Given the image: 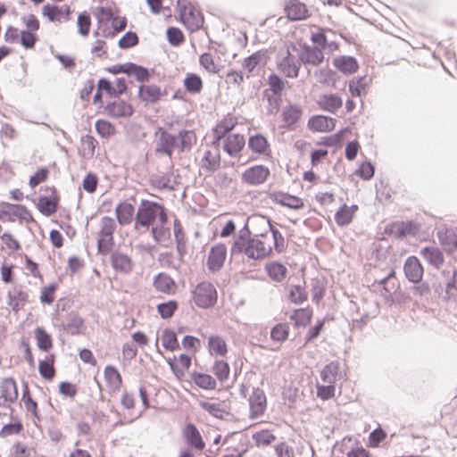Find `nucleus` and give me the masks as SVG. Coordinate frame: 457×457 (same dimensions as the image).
Instances as JSON below:
<instances>
[{
    "label": "nucleus",
    "mask_w": 457,
    "mask_h": 457,
    "mask_svg": "<svg viewBox=\"0 0 457 457\" xmlns=\"http://www.w3.org/2000/svg\"><path fill=\"white\" fill-rule=\"evenodd\" d=\"M249 147L257 154H264L268 148L266 138L261 135H255L249 138Z\"/></svg>",
    "instance_id": "a18cd8bd"
},
{
    "label": "nucleus",
    "mask_w": 457,
    "mask_h": 457,
    "mask_svg": "<svg viewBox=\"0 0 457 457\" xmlns=\"http://www.w3.org/2000/svg\"><path fill=\"white\" fill-rule=\"evenodd\" d=\"M18 389L12 378H5L0 383V406L8 407L16 402Z\"/></svg>",
    "instance_id": "1a4fd4ad"
},
{
    "label": "nucleus",
    "mask_w": 457,
    "mask_h": 457,
    "mask_svg": "<svg viewBox=\"0 0 457 457\" xmlns=\"http://www.w3.org/2000/svg\"><path fill=\"white\" fill-rule=\"evenodd\" d=\"M105 112L113 118H122L130 116L133 113V109L129 104L122 100H117L107 104Z\"/></svg>",
    "instance_id": "6ab92c4d"
},
{
    "label": "nucleus",
    "mask_w": 457,
    "mask_h": 457,
    "mask_svg": "<svg viewBox=\"0 0 457 457\" xmlns=\"http://www.w3.org/2000/svg\"><path fill=\"white\" fill-rule=\"evenodd\" d=\"M301 62L288 49L279 51L277 56L278 70L286 77L296 78Z\"/></svg>",
    "instance_id": "39448f33"
},
{
    "label": "nucleus",
    "mask_w": 457,
    "mask_h": 457,
    "mask_svg": "<svg viewBox=\"0 0 457 457\" xmlns=\"http://www.w3.org/2000/svg\"><path fill=\"white\" fill-rule=\"evenodd\" d=\"M317 395L322 400H328L335 395V385L323 383L317 385Z\"/></svg>",
    "instance_id": "052dcab7"
},
{
    "label": "nucleus",
    "mask_w": 457,
    "mask_h": 457,
    "mask_svg": "<svg viewBox=\"0 0 457 457\" xmlns=\"http://www.w3.org/2000/svg\"><path fill=\"white\" fill-rule=\"evenodd\" d=\"M268 83L272 94L281 96V92L284 87V82L278 75H270L268 79Z\"/></svg>",
    "instance_id": "0e129e2a"
},
{
    "label": "nucleus",
    "mask_w": 457,
    "mask_h": 457,
    "mask_svg": "<svg viewBox=\"0 0 457 457\" xmlns=\"http://www.w3.org/2000/svg\"><path fill=\"white\" fill-rule=\"evenodd\" d=\"M111 262L112 268L116 271L122 273H129L132 270L133 262L127 254L120 252H114L111 256Z\"/></svg>",
    "instance_id": "412c9836"
},
{
    "label": "nucleus",
    "mask_w": 457,
    "mask_h": 457,
    "mask_svg": "<svg viewBox=\"0 0 457 457\" xmlns=\"http://www.w3.org/2000/svg\"><path fill=\"white\" fill-rule=\"evenodd\" d=\"M285 11L287 17L292 21H300L309 16L306 5L299 0H288Z\"/></svg>",
    "instance_id": "f3484780"
},
{
    "label": "nucleus",
    "mask_w": 457,
    "mask_h": 457,
    "mask_svg": "<svg viewBox=\"0 0 457 457\" xmlns=\"http://www.w3.org/2000/svg\"><path fill=\"white\" fill-rule=\"evenodd\" d=\"M276 201L278 204L294 210L302 209L304 205L301 198L288 194L278 195Z\"/></svg>",
    "instance_id": "ea45409f"
},
{
    "label": "nucleus",
    "mask_w": 457,
    "mask_h": 457,
    "mask_svg": "<svg viewBox=\"0 0 457 457\" xmlns=\"http://www.w3.org/2000/svg\"><path fill=\"white\" fill-rule=\"evenodd\" d=\"M249 403V417L252 420L262 417L267 408L266 395L259 387L253 388L248 399Z\"/></svg>",
    "instance_id": "0eeeda50"
},
{
    "label": "nucleus",
    "mask_w": 457,
    "mask_h": 457,
    "mask_svg": "<svg viewBox=\"0 0 457 457\" xmlns=\"http://www.w3.org/2000/svg\"><path fill=\"white\" fill-rule=\"evenodd\" d=\"M229 366L225 361H216L213 366V372L220 381L226 380L229 376Z\"/></svg>",
    "instance_id": "864d4df0"
},
{
    "label": "nucleus",
    "mask_w": 457,
    "mask_h": 457,
    "mask_svg": "<svg viewBox=\"0 0 457 457\" xmlns=\"http://www.w3.org/2000/svg\"><path fill=\"white\" fill-rule=\"evenodd\" d=\"M403 270L406 278L412 283H418L422 279L423 268L415 256H410L406 259Z\"/></svg>",
    "instance_id": "2eb2a0df"
},
{
    "label": "nucleus",
    "mask_w": 457,
    "mask_h": 457,
    "mask_svg": "<svg viewBox=\"0 0 457 457\" xmlns=\"http://www.w3.org/2000/svg\"><path fill=\"white\" fill-rule=\"evenodd\" d=\"M138 43V37L134 32H127L120 40L119 46L120 48H129L136 46Z\"/></svg>",
    "instance_id": "774afa93"
},
{
    "label": "nucleus",
    "mask_w": 457,
    "mask_h": 457,
    "mask_svg": "<svg viewBox=\"0 0 457 457\" xmlns=\"http://www.w3.org/2000/svg\"><path fill=\"white\" fill-rule=\"evenodd\" d=\"M336 120L330 117L317 115L312 117L308 121L311 130L318 132L331 131L335 128Z\"/></svg>",
    "instance_id": "a211bd4d"
},
{
    "label": "nucleus",
    "mask_w": 457,
    "mask_h": 457,
    "mask_svg": "<svg viewBox=\"0 0 457 457\" xmlns=\"http://www.w3.org/2000/svg\"><path fill=\"white\" fill-rule=\"evenodd\" d=\"M138 94L143 101L152 104L157 102L162 96L161 88L155 85L141 86Z\"/></svg>",
    "instance_id": "c756f323"
},
{
    "label": "nucleus",
    "mask_w": 457,
    "mask_h": 457,
    "mask_svg": "<svg viewBox=\"0 0 457 457\" xmlns=\"http://www.w3.org/2000/svg\"><path fill=\"white\" fill-rule=\"evenodd\" d=\"M272 252L270 245H266L264 242L257 237H253L240 248L231 253V255L244 253L249 260H262L269 256Z\"/></svg>",
    "instance_id": "7ed1b4c3"
},
{
    "label": "nucleus",
    "mask_w": 457,
    "mask_h": 457,
    "mask_svg": "<svg viewBox=\"0 0 457 457\" xmlns=\"http://www.w3.org/2000/svg\"><path fill=\"white\" fill-rule=\"evenodd\" d=\"M318 104L321 109L335 112L342 106L343 101L337 95L328 94L320 96Z\"/></svg>",
    "instance_id": "393cba45"
},
{
    "label": "nucleus",
    "mask_w": 457,
    "mask_h": 457,
    "mask_svg": "<svg viewBox=\"0 0 457 457\" xmlns=\"http://www.w3.org/2000/svg\"><path fill=\"white\" fill-rule=\"evenodd\" d=\"M339 371V362L331 361L327 364L320 372V378L323 383L335 385Z\"/></svg>",
    "instance_id": "72a5a7b5"
},
{
    "label": "nucleus",
    "mask_w": 457,
    "mask_h": 457,
    "mask_svg": "<svg viewBox=\"0 0 457 457\" xmlns=\"http://www.w3.org/2000/svg\"><path fill=\"white\" fill-rule=\"evenodd\" d=\"M436 235L446 252L453 253L457 249V228L442 227L438 228Z\"/></svg>",
    "instance_id": "ddd939ff"
},
{
    "label": "nucleus",
    "mask_w": 457,
    "mask_h": 457,
    "mask_svg": "<svg viewBox=\"0 0 457 457\" xmlns=\"http://www.w3.org/2000/svg\"><path fill=\"white\" fill-rule=\"evenodd\" d=\"M100 230L98 233L97 248L100 253H107L113 245V233L116 229L115 220L108 216H104L100 221Z\"/></svg>",
    "instance_id": "20e7f679"
},
{
    "label": "nucleus",
    "mask_w": 457,
    "mask_h": 457,
    "mask_svg": "<svg viewBox=\"0 0 457 457\" xmlns=\"http://www.w3.org/2000/svg\"><path fill=\"white\" fill-rule=\"evenodd\" d=\"M208 349L212 355L224 356L228 352L226 341L220 336H211L209 337Z\"/></svg>",
    "instance_id": "2f4dec72"
},
{
    "label": "nucleus",
    "mask_w": 457,
    "mask_h": 457,
    "mask_svg": "<svg viewBox=\"0 0 457 457\" xmlns=\"http://www.w3.org/2000/svg\"><path fill=\"white\" fill-rule=\"evenodd\" d=\"M196 143L194 130L181 129L177 135L161 129L155 145V153L171 158L174 151L181 154L189 152Z\"/></svg>",
    "instance_id": "f257e3e1"
},
{
    "label": "nucleus",
    "mask_w": 457,
    "mask_h": 457,
    "mask_svg": "<svg viewBox=\"0 0 457 457\" xmlns=\"http://www.w3.org/2000/svg\"><path fill=\"white\" fill-rule=\"evenodd\" d=\"M156 219L159 223L166 224L168 217L164 206L156 202L142 200L136 213L135 228L148 229Z\"/></svg>",
    "instance_id": "f03ea898"
},
{
    "label": "nucleus",
    "mask_w": 457,
    "mask_h": 457,
    "mask_svg": "<svg viewBox=\"0 0 457 457\" xmlns=\"http://www.w3.org/2000/svg\"><path fill=\"white\" fill-rule=\"evenodd\" d=\"M421 257L433 267L439 269L444 264V255L441 250L435 246H426L420 250Z\"/></svg>",
    "instance_id": "aec40b11"
},
{
    "label": "nucleus",
    "mask_w": 457,
    "mask_h": 457,
    "mask_svg": "<svg viewBox=\"0 0 457 457\" xmlns=\"http://www.w3.org/2000/svg\"><path fill=\"white\" fill-rule=\"evenodd\" d=\"M162 345L165 349L174 351L179 348V343L175 332L164 329L162 334Z\"/></svg>",
    "instance_id": "09e8293b"
},
{
    "label": "nucleus",
    "mask_w": 457,
    "mask_h": 457,
    "mask_svg": "<svg viewBox=\"0 0 457 457\" xmlns=\"http://www.w3.org/2000/svg\"><path fill=\"white\" fill-rule=\"evenodd\" d=\"M199 62L206 71L212 73L218 71V66L214 62L213 57L209 53H204L200 56Z\"/></svg>",
    "instance_id": "e2e57ef3"
},
{
    "label": "nucleus",
    "mask_w": 457,
    "mask_h": 457,
    "mask_svg": "<svg viewBox=\"0 0 457 457\" xmlns=\"http://www.w3.org/2000/svg\"><path fill=\"white\" fill-rule=\"evenodd\" d=\"M168 363L175 376L179 378L184 377L185 371L190 367L191 357L187 354H180L177 361L170 359Z\"/></svg>",
    "instance_id": "bb28decb"
},
{
    "label": "nucleus",
    "mask_w": 457,
    "mask_h": 457,
    "mask_svg": "<svg viewBox=\"0 0 457 457\" xmlns=\"http://www.w3.org/2000/svg\"><path fill=\"white\" fill-rule=\"evenodd\" d=\"M78 32L82 37H87L91 27L90 15L84 12L78 16L77 20Z\"/></svg>",
    "instance_id": "8fccbe9b"
},
{
    "label": "nucleus",
    "mask_w": 457,
    "mask_h": 457,
    "mask_svg": "<svg viewBox=\"0 0 457 457\" xmlns=\"http://www.w3.org/2000/svg\"><path fill=\"white\" fill-rule=\"evenodd\" d=\"M134 206L129 203H120L115 209L116 217L120 225H127L132 221Z\"/></svg>",
    "instance_id": "c85d7f7f"
},
{
    "label": "nucleus",
    "mask_w": 457,
    "mask_h": 457,
    "mask_svg": "<svg viewBox=\"0 0 457 457\" xmlns=\"http://www.w3.org/2000/svg\"><path fill=\"white\" fill-rule=\"evenodd\" d=\"M37 208L40 211V212L46 216H49L55 212L56 204L53 199L47 196H42L38 200Z\"/></svg>",
    "instance_id": "603ef678"
},
{
    "label": "nucleus",
    "mask_w": 457,
    "mask_h": 457,
    "mask_svg": "<svg viewBox=\"0 0 457 457\" xmlns=\"http://www.w3.org/2000/svg\"><path fill=\"white\" fill-rule=\"evenodd\" d=\"M220 155L217 145H212L207 148L202 159L200 160V167L207 172H213L220 167Z\"/></svg>",
    "instance_id": "9b49d317"
},
{
    "label": "nucleus",
    "mask_w": 457,
    "mask_h": 457,
    "mask_svg": "<svg viewBox=\"0 0 457 457\" xmlns=\"http://www.w3.org/2000/svg\"><path fill=\"white\" fill-rule=\"evenodd\" d=\"M151 234L156 242L165 241L170 237L169 229L164 228V224L162 223H160L159 225H153Z\"/></svg>",
    "instance_id": "bf43d9fd"
},
{
    "label": "nucleus",
    "mask_w": 457,
    "mask_h": 457,
    "mask_svg": "<svg viewBox=\"0 0 457 457\" xmlns=\"http://www.w3.org/2000/svg\"><path fill=\"white\" fill-rule=\"evenodd\" d=\"M289 300L295 303L301 304L307 300V293L300 285L291 286L289 287Z\"/></svg>",
    "instance_id": "49530a36"
},
{
    "label": "nucleus",
    "mask_w": 457,
    "mask_h": 457,
    "mask_svg": "<svg viewBox=\"0 0 457 457\" xmlns=\"http://www.w3.org/2000/svg\"><path fill=\"white\" fill-rule=\"evenodd\" d=\"M299 60L305 66H320L324 62V54L322 48L318 45L315 46H303L301 51L298 53Z\"/></svg>",
    "instance_id": "6e6552de"
},
{
    "label": "nucleus",
    "mask_w": 457,
    "mask_h": 457,
    "mask_svg": "<svg viewBox=\"0 0 457 457\" xmlns=\"http://www.w3.org/2000/svg\"><path fill=\"white\" fill-rule=\"evenodd\" d=\"M55 284H51L42 288L40 301L42 303L51 304L54 300Z\"/></svg>",
    "instance_id": "69168bd1"
},
{
    "label": "nucleus",
    "mask_w": 457,
    "mask_h": 457,
    "mask_svg": "<svg viewBox=\"0 0 457 457\" xmlns=\"http://www.w3.org/2000/svg\"><path fill=\"white\" fill-rule=\"evenodd\" d=\"M275 436L267 430L253 434V439L258 446H266L275 440Z\"/></svg>",
    "instance_id": "5fc2aeb1"
},
{
    "label": "nucleus",
    "mask_w": 457,
    "mask_h": 457,
    "mask_svg": "<svg viewBox=\"0 0 457 457\" xmlns=\"http://www.w3.org/2000/svg\"><path fill=\"white\" fill-rule=\"evenodd\" d=\"M177 309V303L174 301H169L167 303H162L158 304L157 310L159 314L163 319L170 318L175 310Z\"/></svg>",
    "instance_id": "680f3d73"
},
{
    "label": "nucleus",
    "mask_w": 457,
    "mask_h": 457,
    "mask_svg": "<svg viewBox=\"0 0 457 457\" xmlns=\"http://www.w3.org/2000/svg\"><path fill=\"white\" fill-rule=\"evenodd\" d=\"M184 86L187 92L198 94L203 88V81L201 78L195 74H187L184 79Z\"/></svg>",
    "instance_id": "37998d69"
},
{
    "label": "nucleus",
    "mask_w": 457,
    "mask_h": 457,
    "mask_svg": "<svg viewBox=\"0 0 457 457\" xmlns=\"http://www.w3.org/2000/svg\"><path fill=\"white\" fill-rule=\"evenodd\" d=\"M253 237H251V231L248 228V226L245 224L239 231L237 238L235 239L234 243L231 245L230 253H233L235 250H238L240 246H242L244 244L251 240Z\"/></svg>",
    "instance_id": "de8ad7c7"
},
{
    "label": "nucleus",
    "mask_w": 457,
    "mask_h": 457,
    "mask_svg": "<svg viewBox=\"0 0 457 457\" xmlns=\"http://www.w3.org/2000/svg\"><path fill=\"white\" fill-rule=\"evenodd\" d=\"M96 129L102 137H109L115 132L114 127L109 121L97 120L96 121Z\"/></svg>",
    "instance_id": "4d7b16f0"
},
{
    "label": "nucleus",
    "mask_w": 457,
    "mask_h": 457,
    "mask_svg": "<svg viewBox=\"0 0 457 457\" xmlns=\"http://www.w3.org/2000/svg\"><path fill=\"white\" fill-rule=\"evenodd\" d=\"M245 137L239 134H229L226 137L223 149L230 156H236L244 147Z\"/></svg>",
    "instance_id": "4be33fe9"
},
{
    "label": "nucleus",
    "mask_w": 457,
    "mask_h": 457,
    "mask_svg": "<svg viewBox=\"0 0 457 457\" xmlns=\"http://www.w3.org/2000/svg\"><path fill=\"white\" fill-rule=\"evenodd\" d=\"M3 212L13 214L14 216L25 220L26 222L33 221V218L30 212L24 205L6 204Z\"/></svg>",
    "instance_id": "c9c22d12"
},
{
    "label": "nucleus",
    "mask_w": 457,
    "mask_h": 457,
    "mask_svg": "<svg viewBox=\"0 0 457 457\" xmlns=\"http://www.w3.org/2000/svg\"><path fill=\"white\" fill-rule=\"evenodd\" d=\"M289 334V326L287 323L277 324L270 332V337L278 342L285 341Z\"/></svg>",
    "instance_id": "3c124183"
},
{
    "label": "nucleus",
    "mask_w": 457,
    "mask_h": 457,
    "mask_svg": "<svg viewBox=\"0 0 457 457\" xmlns=\"http://www.w3.org/2000/svg\"><path fill=\"white\" fill-rule=\"evenodd\" d=\"M154 286L157 291L170 294L175 286L174 280L164 273H159L154 279Z\"/></svg>",
    "instance_id": "473e14b6"
},
{
    "label": "nucleus",
    "mask_w": 457,
    "mask_h": 457,
    "mask_svg": "<svg viewBox=\"0 0 457 457\" xmlns=\"http://www.w3.org/2000/svg\"><path fill=\"white\" fill-rule=\"evenodd\" d=\"M334 65L345 74H352L357 71L359 65L353 57L340 56L334 60Z\"/></svg>",
    "instance_id": "7c9ffc66"
},
{
    "label": "nucleus",
    "mask_w": 457,
    "mask_h": 457,
    "mask_svg": "<svg viewBox=\"0 0 457 457\" xmlns=\"http://www.w3.org/2000/svg\"><path fill=\"white\" fill-rule=\"evenodd\" d=\"M227 256V247L223 244H219L212 247L208 260L207 266L212 271H218L223 266L224 261Z\"/></svg>",
    "instance_id": "4468645a"
},
{
    "label": "nucleus",
    "mask_w": 457,
    "mask_h": 457,
    "mask_svg": "<svg viewBox=\"0 0 457 457\" xmlns=\"http://www.w3.org/2000/svg\"><path fill=\"white\" fill-rule=\"evenodd\" d=\"M28 301V294L19 287H14L8 292V304L14 312L23 308Z\"/></svg>",
    "instance_id": "5701e85b"
},
{
    "label": "nucleus",
    "mask_w": 457,
    "mask_h": 457,
    "mask_svg": "<svg viewBox=\"0 0 457 457\" xmlns=\"http://www.w3.org/2000/svg\"><path fill=\"white\" fill-rule=\"evenodd\" d=\"M1 240L6 248L12 252H16L21 248L20 242L9 232H4L1 236Z\"/></svg>",
    "instance_id": "338daca9"
},
{
    "label": "nucleus",
    "mask_w": 457,
    "mask_h": 457,
    "mask_svg": "<svg viewBox=\"0 0 457 457\" xmlns=\"http://www.w3.org/2000/svg\"><path fill=\"white\" fill-rule=\"evenodd\" d=\"M394 232L398 237L407 235H415L419 230V226L412 221H402L393 225Z\"/></svg>",
    "instance_id": "4c0bfd02"
},
{
    "label": "nucleus",
    "mask_w": 457,
    "mask_h": 457,
    "mask_svg": "<svg viewBox=\"0 0 457 457\" xmlns=\"http://www.w3.org/2000/svg\"><path fill=\"white\" fill-rule=\"evenodd\" d=\"M267 57L262 52H256L245 58L243 62V70L247 78L256 75L259 71L266 64Z\"/></svg>",
    "instance_id": "f8f14e48"
},
{
    "label": "nucleus",
    "mask_w": 457,
    "mask_h": 457,
    "mask_svg": "<svg viewBox=\"0 0 457 457\" xmlns=\"http://www.w3.org/2000/svg\"><path fill=\"white\" fill-rule=\"evenodd\" d=\"M35 337L37 340V347L40 350L47 352L50 348H52V339L43 328L38 327L36 328Z\"/></svg>",
    "instance_id": "c03bdc74"
},
{
    "label": "nucleus",
    "mask_w": 457,
    "mask_h": 457,
    "mask_svg": "<svg viewBox=\"0 0 457 457\" xmlns=\"http://www.w3.org/2000/svg\"><path fill=\"white\" fill-rule=\"evenodd\" d=\"M303 114L302 108L297 104L287 106L282 112L284 127H293L301 118Z\"/></svg>",
    "instance_id": "a878e982"
},
{
    "label": "nucleus",
    "mask_w": 457,
    "mask_h": 457,
    "mask_svg": "<svg viewBox=\"0 0 457 457\" xmlns=\"http://www.w3.org/2000/svg\"><path fill=\"white\" fill-rule=\"evenodd\" d=\"M270 231L272 233L273 245L274 249L277 253H280L286 248V241L283 235L274 228L270 223H269Z\"/></svg>",
    "instance_id": "13d9d810"
},
{
    "label": "nucleus",
    "mask_w": 457,
    "mask_h": 457,
    "mask_svg": "<svg viewBox=\"0 0 457 457\" xmlns=\"http://www.w3.org/2000/svg\"><path fill=\"white\" fill-rule=\"evenodd\" d=\"M182 435L187 444L189 445L190 446L199 451L204 450V448L205 447V444L202 438V436L194 424H187V426L184 428L182 431Z\"/></svg>",
    "instance_id": "dca6fc26"
},
{
    "label": "nucleus",
    "mask_w": 457,
    "mask_h": 457,
    "mask_svg": "<svg viewBox=\"0 0 457 457\" xmlns=\"http://www.w3.org/2000/svg\"><path fill=\"white\" fill-rule=\"evenodd\" d=\"M366 87L365 78L353 79L349 82V90L353 96H361Z\"/></svg>",
    "instance_id": "6e6d98bb"
},
{
    "label": "nucleus",
    "mask_w": 457,
    "mask_h": 457,
    "mask_svg": "<svg viewBox=\"0 0 457 457\" xmlns=\"http://www.w3.org/2000/svg\"><path fill=\"white\" fill-rule=\"evenodd\" d=\"M265 270L269 277L276 282H282L287 274V267L278 262H270L265 265Z\"/></svg>",
    "instance_id": "cd10ccee"
},
{
    "label": "nucleus",
    "mask_w": 457,
    "mask_h": 457,
    "mask_svg": "<svg viewBox=\"0 0 457 457\" xmlns=\"http://www.w3.org/2000/svg\"><path fill=\"white\" fill-rule=\"evenodd\" d=\"M357 210L358 205L356 204H353L351 206L343 204L335 214V221L338 226L341 227L349 225L352 222L354 213L357 212Z\"/></svg>",
    "instance_id": "b1692460"
},
{
    "label": "nucleus",
    "mask_w": 457,
    "mask_h": 457,
    "mask_svg": "<svg viewBox=\"0 0 457 457\" xmlns=\"http://www.w3.org/2000/svg\"><path fill=\"white\" fill-rule=\"evenodd\" d=\"M200 406L212 415L215 418L222 419L225 414L228 413L227 407L224 403H210V402H201Z\"/></svg>",
    "instance_id": "e433bc0d"
},
{
    "label": "nucleus",
    "mask_w": 457,
    "mask_h": 457,
    "mask_svg": "<svg viewBox=\"0 0 457 457\" xmlns=\"http://www.w3.org/2000/svg\"><path fill=\"white\" fill-rule=\"evenodd\" d=\"M311 40L320 46L322 49H329L330 51L337 48V44L334 41H328V36L324 30L312 33Z\"/></svg>",
    "instance_id": "58836bf2"
},
{
    "label": "nucleus",
    "mask_w": 457,
    "mask_h": 457,
    "mask_svg": "<svg viewBox=\"0 0 457 457\" xmlns=\"http://www.w3.org/2000/svg\"><path fill=\"white\" fill-rule=\"evenodd\" d=\"M193 294L195 304L201 308L211 307L217 301L216 289L210 282L199 283Z\"/></svg>",
    "instance_id": "423d86ee"
},
{
    "label": "nucleus",
    "mask_w": 457,
    "mask_h": 457,
    "mask_svg": "<svg viewBox=\"0 0 457 457\" xmlns=\"http://www.w3.org/2000/svg\"><path fill=\"white\" fill-rule=\"evenodd\" d=\"M192 380L197 386L204 389H214L216 386L215 379L208 374L193 373Z\"/></svg>",
    "instance_id": "79ce46f5"
},
{
    "label": "nucleus",
    "mask_w": 457,
    "mask_h": 457,
    "mask_svg": "<svg viewBox=\"0 0 457 457\" xmlns=\"http://www.w3.org/2000/svg\"><path fill=\"white\" fill-rule=\"evenodd\" d=\"M270 175V170L263 165H255L246 169L242 174V181L251 186L264 183Z\"/></svg>",
    "instance_id": "9d476101"
},
{
    "label": "nucleus",
    "mask_w": 457,
    "mask_h": 457,
    "mask_svg": "<svg viewBox=\"0 0 457 457\" xmlns=\"http://www.w3.org/2000/svg\"><path fill=\"white\" fill-rule=\"evenodd\" d=\"M312 316V311L309 308H301L295 310L290 316V319L295 321L296 326L305 327L307 326Z\"/></svg>",
    "instance_id": "a19ab883"
},
{
    "label": "nucleus",
    "mask_w": 457,
    "mask_h": 457,
    "mask_svg": "<svg viewBox=\"0 0 457 457\" xmlns=\"http://www.w3.org/2000/svg\"><path fill=\"white\" fill-rule=\"evenodd\" d=\"M104 378L109 386L113 390H119L121 386V376L117 369L113 366H106L104 370Z\"/></svg>",
    "instance_id": "f704fd0d"
}]
</instances>
